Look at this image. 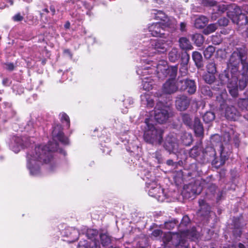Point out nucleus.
<instances>
[{
  "instance_id": "f257e3e1",
  "label": "nucleus",
  "mask_w": 248,
  "mask_h": 248,
  "mask_svg": "<svg viewBox=\"0 0 248 248\" xmlns=\"http://www.w3.org/2000/svg\"><path fill=\"white\" fill-rule=\"evenodd\" d=\"M53 128V141H49L46 145L36 146L33 150L27 154V167L32 176H38L40 174V165L43 163L48 165L49 171H53L58 164L56 154L59 153L63 156L66 155L64 150L58 148L59 144L56 140L63 145H68L69 142L68 138L65 136L60 124L55 125Z\"/></svg>"
},
{
  "instance_id": "f03ea898",
  "label": "nucleus",
  "mask_w": 248,
  "mask_h": 248,
  "mask_svg": "<svg viewBox=\"0 0 248 248\" xmlns=\"http://www.w3.org/2000/svg\"><path fill=\"white\" fill-rule=\"evenodd\" d=\"M244 56L238 51L233 52L231 56L228 67L231 69V73L224 72L219 75V79L222 84H227L228 91L232 97H236L238 95L237 84L238 78L235 72L238 70V65L240 61L244 59Z\"/></svg>"
},
{
  "instance_id": "7ed1b4c3",
  "label": "nucleus",
  "mask_w": 248,
  "mask_h": 248,
  "mask_svg": "<svg viewBox=\"0 0 248 248\" xmlns=\"http://www.w3.org/2000/svg\"><path fill=\"white\" fill-rule=\"evenodd\" d=\"M148 49H145L141 52L140 62L147 64H150V62H153L150 57L153 56L156 53H163L167 50L168 45L164 40L158 39H151L149 44Z\"/></svg>"
},
{
  "instance_id": "20e7f679",
  "label": "nucleus",
  "mask_w": 248,
  "mask_h": 248,
  "mask_svg": "<svg viewBox=\"0 0 248 248\" xmlns=\"http://www.w3.org/2000/svg\"><path fill=\"white\" fill-rule=\"evenodd\" d=\"M144 131V140L149 144H161L162 142L163 130L156 127L152 123V120L150 118H146Z\"/></svg>"
},
{
  "instance_id": "39448f33",
  "label": "nucleus",
  "mask_w": 248,
  "mask_h": 248,
  "mask_svg": "<svg viewBox=\"0 0 248 248\" xmlns=\"http://www.w3.org/2000/svg\"><path fill=\"white\" fill-rule=\"evenodd\" d=\"M190 219L189 217L186 215L182 218L181 223L178 226V231L179 233H172V234H177L181 239L186 240V238L194 240L196 239L198 236V232L195 227H193L191 229H188V226L190 224ZM172 234V233H170Z\"/></svg>"
},
{
  "instance_id": "423d86ee",
  "label": "nucleus",
  "mask_w": 248,
  "mask_h": 248,
  "mask_svg": "<svg viewBox=\"0 0 248 248\" xmlns=\"http://www.w3.org/2000/svg\"><path fill=\"white\" fill-rule=\"evenodd\" d=\"M162 241L164 248H187L188 243L177 234H171L170 232L163 234Z\"/></svg>"
},
{
  "instance_id": "0eeeda50",
  "label": "nucleus",
  "mask_w": 248,
  "mask_h": 248,
  "mask_svg": "<svg viewBox=\"0 0 248 248\" xmlns=\"http://www.w3.org/2000/svg\"><path fill=\"white\" fill-rule=\"evenodd\" d=\"M227 15L233 23L240 27L246 25L248 23V18L246 16V13L243 12V8L241 9L239 7L236 6L233 11L228 12Z\"/></svg>"
},
{
  "instance_id": "6e6552de",
  "label": "nucleus",
  "mask_w": 248,
  "mask_h": 248,
  "mask_svg": "<svg viewBox=\"0 0 248 248\" xmlns=\"http://www.w3.org/2000/svg\"><path fill=\"white\" fill-rule=\"evenodd\" d=\"M181 116L184 124L193 129L197 136L200 137L202 136V124L199 118L196 117L194 119V123L192 124V119L189 114L182 113L181 114Z\"/></svg>"
},
{
  "instance_id": "1a4fd4ad",
  "label": "nucleus",
  "mask_w": 248,
  "mask_h": 248,
  "mask_svg": "<svg viewBox=\"0 0 248 248\" xmlns=\"http://www.w3.org/2000/svg\"><path fill=\"white\" fill-rule=\"evenodd\" d=\"M154 111L155 119L159 124L166 122L169 118L168 110L163 106L162 103H159L156 104L155 108Z\"/></svg>"
},
{
  "instance_id": "9d476101",
  "label": "nucleus",
  "mask_w": 248,
  "mask_h": 248,
  "mask_svg": "<svg viewBox=\"0 0 248 248\" xmlns=\"http://www.w3.org/2000/svg\"><path fill=\"white\" fill-rule=\"evenodd\" d=\"M147 187L149 188L148 194L153 197L155 198L158 201H162L164 199V190L160 186L152 181V183L146 182Z\"/></svg>"
},
{
  "instance_id": "9b49d317",
  "label": "nucleus",
  "mask_w": 248,
  "mask_h": 248,
  "mask_svg": "<svg viewBox=\"0 0 248 248\" xmlns=\"http://www.w3.org/2000/svg\"><path fill=\"white\" fill-rule=\"evenodd\" d=\"M178 143L177 138L172 134L168 135L164 143V147L170 153H175L178 151Z\"/></svg>"
},
{
  "instance_id": "f8f14e48",
  "label": "nucleus",
  "mask_w": 248,
  "mask_h": 248,
  "mask_svg": "<svg viewBox=\"0 0 248 248\" xmlns=\"http://www.w3.org/2000/svg\"><path fill=\"white\" fill-rule=\"evenodd\" d=\"M156 63H154L151 66H144L138 68L136 72L141 78H144L147 75L156 74L159 73V67Z\"/></svg>"
},
{
  "instance_id": "ddd939ff",
  "label": "nucleus",
  "mask_w": 248,
  "mask_h": 248,
  "mask_svg": "<svg viewBox=\"0 0 248 248\" xmlns=\"http://www.w3.org/2000/svg\"><path fill=\"white\" fill-rule=\"evenodd\" d=\"M9 145L10 148L16 153H18L21 149L27 147V145L24 142L23 140L17 136L12 137L10 140Z\"/></svg>"
},
{
  "instance_id": "4468645a",
  "label": "nucleus",
  "mask_w": 248,
  "mask_h": 248,
  "mask_svg": "<svg viewBox=\"0 0 248 248\" xmlns=\"http://www.w3.org/2000/svg\"><path fill=\"white\" fill-rule=\"evenodd\" d=\"M179 86H180V90L182 91H186L189 94H193L196 90V86L194 80L186 79L181 80L178 82Z\"/></svg>"
},
{
  "instance_id": "2eb2a0df",
  "label": "nucleus",
  "mask_w": 248,
  "mask_h": 248,
  "mask_svg": "<svg viewBox=\"0 0 248 248\" xmlns=\"http://www.w3.org/2000/svg\"><path fill=\"white\" fill-rule=\"evenodd\" d=\"M164 25L162 23L156 22L148 26L149 32L154 37H162L164 35Z\"/></svg>"
},
{
  "instance_id": "dca6fc26",
  "label": "nucleus",
  "mask_w": 248,
  "mask_h": 248,
  "mask_svg": "<svg viewBox=\"0 0 248 248\" xmlns=\"http://www.w3.org/2000/svg\"><path fill=\"white\" fill-rule=\"evenodd\" d=\"M241 64L242 66V77L239 80V87L240 89L243 90L246 87L248 80V77L247 75L248 72V62L246 59H242Z\"/></svg>"
},
{
  "instance_id": "f3484780",
  "label": "nucleus",
  "mask_w": 248,
  "mask_h": 248,
  "mask_svg": "<svg viewBox=\"0 0 248 248\" xmlns=\"http://www.w3.org/2000/svg\"><path fill=\"white\" fill-rule=\"evenodd\" d=\"M190 102V99L186 96L178 95L175 100L176 108L180 111H184L188 108Z\"/></svg>"
},
{
  "instance_id": "a211bd4d",
  "label": "nucleus",
  "mask_w": 248,
  "mask_h": 248,
  "mask_svg": "<svg viewBox=\"0 0 248 248\" xmlns=\"http://www.w3.org/2000/svg\"><path fill=\"white\" fill-rule=\"evenodd\" d=\"M225 115L227 119L235 121L239 117L240 114L234 106L227 105L225 108Z\"/></svg>"
},
{
  "instance_id": "6ab92c4d",
  "label": "nucleus",
  "mask_w": 248,
  "mask_h": 248,
  "mask_svg": "<svg viewBox=\"0 0 248 248\" xmlns=\"http://www.w3.org/2000/svg\"><path fill=\"white\" fill-rule=\"evenodd\" d=\"M164 77H169L168 80H175V78L177 74L178 66L177 65L174 66H168L167 68H164L163 70H161Z\"/></svg>"
},
{
  "instance_id": "aec40b11",
  "label": "nucleus",
  "mask_w": 248,
  "mask_h": 248,
  "mask_svg": "<svg viewBox=\"0 0 248 248\" xmlns=\"http://www.w3.org/2000/svg\"><path fill=\"white\" fill-rule=\"evenodd\" d=\"M178 89L175 80H168L163 85V92L166 94L175 93Z\"/></svg>"
},
{
  "instance_id": "412c9836",
  "label": "nucleus",
  "mask_w": 248,
  "mask_h": 248,
  "mask_svg": "<svg viewBox=\"0 0 248 248\" xmlns=\"http://www.w3.org/2000/svg\"><path fill=\"white\" fill-rule=\"evenodd\" d=\"M64 233L65 236L69 238V239L68 241L70 243L77 241L79 235L78 231L73 228H68L66 229L64 231Z\"/></svg>"
},
{
  "instance_id": "4be33fe9",
  "label": "nucleus",
  "mask_w": 248,
  "mask_h": 248,
  "mask_svg": "<svg viewBox=\"0 0 248 248\" xmlns=\"http://www.w3.org/2000/svg\"><path fill=\"white\" fill-rule=\"evenodd\" d=\"M100 242L103 247L107 246L111 243V237L107 231L102 230L99 232Z\"/></svg>"
},
{
  "instance_id": "5701e85b",
  "label": "nucleus",
  "mask_w": 248,
  "mask_h": 248,
  "mask_svg": "<svg viewBox=\"0 0 248 248\" xmlns=\"http://www.w3.org/2000/svg\"><path fill=\"white\" fill-rule=\"evenodd\" d=\"M180 140L185 146H190L193 141L192 134L188 132H182L181 134Z\"/></svg>"
},
{
  "instance_id": "b1692460",
  "label": "nucleus",
  "mask_w": 248,
  "mask_h": 248,
  "mask_svg": "<svg viewBox=\"0 0 248 248\" xmlns=\"http://www.w3.org/2000/svg\"><path fill=\"white\" fill-rule=\"evenodd\" d=\"M179 43L180 48L184 50H189L193 48L190 42L186 37H180L179 39Z\"/></svg>"
},
{
  "instance_id": "393cba45",
  "label": "nucleus",
  "mask_w": 248,
  "mask_h": 248,
  "mask_svg": "<svg viewBox=\"0 0 248 248\" xmlns=\"http://www.w3.org/2000/svg\"><path fill=\"white\" fill-rule=\"evenodd\" d=\"M142 80V84L141 86L143 90L145 91H149L153 88L154 81L151 77H146L145 78H141Z\"/></svg>"
},
{
  "instance_id": "a878e982",
  "label": "nucleus",
  "mask_w": 248,
  "mask_h": 248,
  "mask_svg": "<svg viewBox=\"0 0 248 248\" xmlns=\"http://www.w3.org/2000/svg\"><path fill=\"white\" fill-rule=\"evenodd\" d=\"M200 182H196L194 184H190L188 186V188H190V194L193 195H197L202 193V186Z\"/></svg>"
},
{
  "instance_id": "bb28decb",
  "label": "nucleus",
  "mask_w": 248,
  "mask_h": 248,
  "mask_svg": "<svg viewBox=\"0 0 248 248\" xmlns=\"http://www.w3.org/2000/svg\"><path fill=\"white\" fill-rule=\"evenodd\" d=\"M190 59V56L189 54L186 52H184L182 53L181 55V65L182 66L180 69V71L181 72H182V69H184L185 70H186V66H187V64L189 62Z\"/></svg>"
},
{
  "instance_id": "cd10ccee",
  "label": "nucleus",
  "mask_w": 248,
  "mask_h": 248,
  "mask_svg": "<svg viewBox=\"0 0 248 248\" xmlns=\"http://www.w3.org/2000/svg\"><path fill=\"white\" fill-rule=\"evenodd\" d=\"M180 57L177 48H173L169 53V59L171 62H175Z\"/></svg>"
},
{
  "instance_id": "c85d7f7f",
  "label": "nucleus",
  "mask_w": 248,
  "mask_h": 248,
  "mask_svg": "<svg viewBox=\"0 0 248 248\" xmlns=\"http://www.w3.org/2000/svg\"><path fill=\"white\" fill-rule=\"evenodd\" d=\"M219 151L220 152V159L219 162H218L217 161L214 160V164L216 165L217 167H219L220 166L223 165L226 160V157L225 155H223V148L222 144L221 143L219 144Z\"/></svg>"
},
{
  "instance_id": "c756f323",
  "label": "nucleus",
  "mask_w": 248,
  "mask_h": 248,
  "mask_svg": "<svg viewBox=\"0 0 248 248\" xmlns=\"http://www.w3.org/2000/svg\"><path fill=\"white\" fill-rule=\"evenodd\" d=\"M98 231L95 229H88L86 232V235L88 239L96 241L98 234Z\"/></svg>"
},
{
  "instance_id": "7c9ffc66",
  "label": "nucleus",
  "mask_w": 248,
  "mask_h": 248,
  "mask_svg": "<svg viewBox=\"0 0 248 248\" xmlns=\"http://www.w3.org/2000/svg\"><path fill=\"white\" fill-rule=\"evenodd\" d=\"M192 58L197 67H202V55L197 51H194L192 53Z\"/></svg>"
},
{
  "instance_id": "2f4dec72",
  "label": "nucleus",
  "mask_w": 248,
  "mask_h": 248,
  "mask_svg": "<svg viewBox=\"0 0 248 248\" xmlns=\"http://www.w3.org/2000/svg\"><path fill=\"white\" fill-rule=\"evenodd\" d=\"M202 151L201 146H194L189 151V155L193 158H196L200 155Z\"/></svg>"
},
{
  "instance_id": "473e14b6",
  "label": "nucleus",
  "mask_w": 248,
  "mask_h": 248,
  "mask_svg": "<svg viewBox=\"0 0 248 248\" xmlns=\"http://www.w3.org/2000/svg\"><path fill=\"white\" fill-rule=\"evenodd\" d=\"M202 154H203V156L204 157H206L208 159V156H209L211 159H212L215 157L216 154L215 149L212 147H209L206 148L205 149V152H202Z\"/></svg>"
},
{
  "instance_id": "72a5a7b5",
  "label": "nucleus",
  "mask_w": 248,
  "mask_h": 248,
  "mask_svg": "<svg viewBox=\"0 0 248 248\" xmlns=\"http://www.w3.org/2000/svg\"><path fill=\"white\" fill-rule=\"evenodd\" d=\"M60 120L62 123L64 124V126L67 128H69L70 123L69 116L64 112H62L60 114Z\"/></svg>"
},
{
  "instance_id": "f704fd0d",
  "label": "nucleus",
  "mask_w": 248,
  "mask_h": 248,
  "mask_svg": "<svg viewBox=\"0 0 248 248\" xmlns=\"http://www.w3.org/2000/svg\"><path fill=\"white\" fill-rule=\"evenodd\" d=\"M238 106L242 110H248V97L240 98L238 101Z\"/></svg>"
},
{
  "instance_id": "c9c22d12",
  "label": "nucleus",
  "mask_w": 248,
  "mask_h": 248,
  "mask_svg": "<svg viewBox=\"0 0 248 248\" xmlns=\"http://www.w3.org/2000/svg\"><path fill=\"white\" fill-rule=\"evenodd\" d=\"M153 14L155 15L154 18L156 19H159L165 21L166 18L165 14L161 11L153 9L152 10Z\"/></svg>"
},
{
  "instance_id": "e433bc0d",
  "label": "nucleus",
  "mask_w": 248,
  "mask_h": 248,
  "mask_svg": "<svg viewBox=\"0 0 248 248\" xmlns=\"http://www.w3.org/2000/svg\"><path fill=\"white\" fill-rule=\"evenodd\" d=\"M192 18H194V27L197 29H202V16L193 15Z\"/></svg>"
},
{
  "instance_id": "4c0bfd02",
  "label": "nucleus",
  "mask_w": 248,
  "mask_h": 248,
  "mask_svg": "<svg viewBox=\"0 0 248 248\" xmlns=\"http://www.w3.org/2000/svg\"><path fill=\"white\" fill-rule=\"evenodd\" d=\"M215 117V114L212 112H207L203 116L202 119L206 123H209L214 120Z\"/></svg>"
},
{
  "instance_id": "58836bf2",
  "label": "nucleus",
  "mask_w": 248,
  "mask_h": 248,
  "mask_svg": "<svg viewBox=\"0 0 248 248\" xmlns=\"http://www.w3.org/2000/svg\"><path fill=\"white\" fill-rule=\"evenodd\" d=\"M178 221L174 219L166 221L164 223L165 228L168 230H171L173 229L175 226L178 224Z\"/></svg>"
},
{
  "instance_id": "ea45409f",
  "label": "nucleus",
  "mask_w": 248,
  "mask_h": 248,
  "mask_svg": "<svg viewBox=\"0 0 248 248\" xmlns=\"http://www.w3.org/2000/svg\"><path fill=\"white\" fill-rule=\"evenodd\" d=\"M215 52V48L213 46H209L204 51V57L207 59L211 57Z\"/></svg>"
},
{
  "instance_id": "a19ab883",
  "label": "nucleus",
  "mask_w": 248,
  "mask_h": 248,
  "mask_svg": "<svg viewBox=\"0 0 248 248\" xmlns=\"http://www.w3.org/2000/svg\"><path fill=\"white\" fill-rule=\"evenodd\" d=\"M216 29V25L214 24H211L209 25L206 29H204L203 32L205 34H208L215 31Z\"/></svg>"
},
{
  "instance_id": "79ce46f5",
  "label": "nucleus",
  "mask_w": 248,
  "mask_h": 248,
  "mask_svg": "<svg viewBox=\"0 0 248 248\" xmlns=\"http://www.w3.org/2000/svg\"><path fill=\"white\" fill-rule=\"evenodd\" d=\"M192 39L197 46H202V35L201 34L195 33L193 34Z\"/></svg>"
},
{
  "instance_id": "37998d69",
  "label": "nucleus",
  "mask_w": 248,
  "mask_h": 248,
  "mask_svg": "<svg viewBox=\"0 0 248 248\" xmlns=\"http://www.w3.org/2000/svg\"><path fill=\"white\" fill-rule=\"evenodd\" d=\"M153 157L155 158L158 163L163 161V157L161 151H156L153 154Z\"/></svg>"
},
{
  "instance_id": "c03bdc74",
  "label": "nucleus",
  "mask_w": 248,
  "mask_h": 248,
  "mask_svg": "<svg viewBox=\"0 0 248 248\" xmlns=\"http://www.w3.org/2000/svg\"><path fill=\"white\" fill-rule=\"evenodd\" d=\"M214 74L209 73L206 74L204 77V80L209 84L212 83L215 80Z\"/></svg>"
},
{
  "instance_id": "a18cd8bd",
  "label": "nucleus",
  "mask_w": 248,
  "mask_h": 248,
  "mask_svg": "<svg viewBox=\"0 0 248 248\" xmlns=\"http://www.w3.org/2000/svg\"><path fill=\"white\" fill-rule=\"evenodd\" d=\"M207 69L209 73H215V72H216L215 64L214 62L209 63L207 66Z\"/></svg>"
},
{
  "instance_id": "49530a36",
  "label": "nucleus",
  "mask_w": 248,
  "mask_h": 248,
  "mask_svg": "<svg viewBox=\"0 0 248 248\" xmlns=\"http://www.w3.org/2000/svg\"><path fill=\"white\" fill-rule=\"evenodd\" d=\"M145 97L146 98V101L147 102V107L150 108H153L154 106V100L150 97H147L146 96H145Z\"/></svg>"
},
{
  "instance_id": "de8ad7c7",
  "label": "nucleus",
  "mask_w": 248,
  "mask_h": 248,
  "mask_svg": "<svg viewBox=\"0 0 248 248\" xmlns=\"http://www.w3.org/2000/svg\"><path fill=\"white\" fill-rule=\"evenodd\" d=\"M77 248H89L88 242L86 240L80 241L78 243Z\"/></svg>"
},
{
  "instance_id": "09e8293b",
  "label": "nucleus",
  "mask_w": 248,
  "mask_h": 248,
  "mask_svg": "<svg viewBox=\"0 0 248 248\" xmlns=\"http://www.w3.org/2000/svg\"><path fill=\"white\" fill-rule=\"evenodd\" d=\"M24 17L20 13H17L13 16L12 19L14 21L19 22L23 19Z\"/></svg>"
},
{
  "instance_id": "8fccbe9b",
  "label": "nucleus",
  "mask_w": 248,
  "mask_h": 248,
  "mask_svg": "<svg viewBox=\"0 0 248 248\" xmlns=\"http://www.w3.org/2000/svg\"><path fill=\"white\" fill-rule=\"evenodd\" d=\"M162 234H163V232L161 230H159V229L155 230L153 231V232L152 233V235L155 237H159V236L162 235Z\"/></svg>"
},
{
  "instance_id": "3c124183",
  "label": "nucleus",
  "mask_w": 248,
  "mask_h": 248,
  "mask_svg": "<svg viewBox=\"0 0 248 248\" xmlns=\"http://www.w3.org/2000/svg\"><path fill=\"white\" fill-rule=\"evenodd\" d=\"M124 104L125 106V108H127L128 106H130L133 103V100L131 98H128L125 99L124 101Z\"/></svg>"
},
{
  "instance_id": "603ef678",
  "label": "nucleus",
  "mask_w": 248,
  "mask_h": 248,
  "mask_svg": "<svg viewBox=\"0 0 248 248\" xmlns=\"http://www.w3.org/2000/svg\"><path fill=\"white\" fill-rule=\"evenodd\" d=\"M228 20L225 18H222L218 20V23L221 26H227L228 24Z\"/></svg>"
},
{
  "instance_id": "864d4df0",
  "label": "nucleus",
  "mask_w": 248,
  "mask_h": 248,
  "mask_svg": "<svg viewBox=\"0 0 248 248\" xmlns=\"http://www.w3.org/2000/svg\"><path fill=\"white\" fill-rule=\"evenodd\" d=\"M166 164L167 165H168V166H172V167H176L178 164V162H174L171 159H169V160H168L166 162Z\"/></svg>"
},
{
  "instance_id": "5fc2aeb1",
  "label": "nucleus",
  "mask_w": 248,
  "mask_h": 248,
  "mask_svg": "<svg viewBox=\"0 0 248 248\" xmlns=\"http://www.w3.org/2000/svg\"><path fill=\"white\" fill-rule=\"evenodd\" d=\"M6 68L9 71H13L14 69L15 66L13 63L7 62L5 63Z\"/></svg>"
},
{
  "instance_id": "6e6d98bb",
  "label": "nucleus",
  "mask_w": 248,
  "mask_h": 248,
  "mask_svg": "<svg viewBox=\"0 0 248 248\" xmlns=\"http://www.w3.org/2000/svg\"><path fill=\"white\" fill-rule=\"evenodd\" d=\"M202 4H207L209 6H214L216 4V2L213 0H202Z\"/></svg>"
},
{
  "instance_id": "4d7b16f0",
  "label": "nucleus",
  "mask_w": 248,
  "mask_h": 248,
  "mask_svg": "<svg viewBox=\"0 0 248 248\" xmlns=\"http://www.w3.org/2000/svg\"><path fill=\"white\" fill-rule=\"evenodd\" d=\"M2 84L5 86H9L11 83V81L8 78H4L2 80Z\"/></svg>"
},
{
  "instance_id": "13d9d810",
  "label": "nucleus",
  "mask_w": 248,
  "mask_h": 248,
  "mask_svg": "<svg viewBox=\"0 0 248 248\" xmlns=\"http://www.w3.org/2000/svg\"><path fill=\"white\" fill-rule=\"evenodd\" d=\"M202 209L203 208L206 209V211H205V215L206 216L208 215L210 213V207L207 205L205 204L203 202H202Z\"/></svg>"
},
{
  "instance_id": "bf43d9fd",
  "label": "nucleus",
  "mask_w": 248,
  "mask_h": 248,
  "mask_svg": "<svg viewBox=\"0 0 248 248\" xmlns=\"http://www.w3.org/2000/svg\"><path fill=\"white\" fill-rule=\"evenodd\" d=\"M180 30L183 32L186 31V23L185 22H181Z\"/></svg>"
},
{
  "instance_id": "052dcab7",
  "label": "nucleus",
  "mask_w": 248,
  "mask_h": 248,
  "mask_svg": "<svg viewBox=\"0 0 248 248\" xmlns=\"http://www.w3.org/2000/svg\"><path fill=\"white\" fill-rule=\"evenodd\" d=\"M211 142L212 144L214 145V142L215 141V140H220V136L218 135H215L212 138Z\"/></svg>"
},
{
  "instance_id": "680f3d73",
  "label": "nucleus",
  "mask_w": 248,
  "mask_h": 248,
  "mask_svg": "<svg viewBox=\"0 0 248 248\" xmlns=\"http://www.w3.org/2000/svg\"><path fill=\"white\" fill-rule=\"evenodd\" d=\"M32 127L33 123L32 122L30 121L25 126V129H26L27 130H30Z\"/></svg>"
},
{
  "instance_id": "e2e57ef3",
  "label": "nucleus",
  "mask_w": 248,
  "mask_h": 248,
  "mask_svg": "<svg viewBox=\"0 0 248 248\" xmlns=\"http://www.w3.org/2000/svg\"><path fill=\"white\" fill-rule=\"evenodd\" d=\"M227 10V6L225 5H219L218 10L221 12H224Z\"/></svg>"
},
{
  "instance_id": "0e129e2a",
  "label": "nucleus",
  "mask_w": 248,
  "mask_h": 248,
  "mask_svg": "<svg viewBox=\"0 0 248 248\" xmlns=\"http://www.w3.org/2000/svg\"><path fill=\"white\" fill-rule=\"evenodd\" d=\"M63 52L64 54H67L68 55V56H69L70 58H72V55L69 49H64V51H63Z\"/></svg>"
},
{
  "instance_id": "69168bd1",
  "label": "nucleus",
  "mask_w": 248,
  "mask_h": 248,
  "mask_svg": "<svg viewBox=\"0 0 248 248\" xmlns=\"http://www.w3.org/2000/svg\"><path fill=\"white\" fill-rule=\"evenodd\" d=\"M5 7V0H0V9H3Z\"/></svg>"
},
{
  "instance_id": "338daca9",
  "label": "nucleus",
  "mask_w": 248,
  "mask_h": 248,
  "mask_svg": "<svg viewBox=\"0 0 248 248\" xmlns=\"http://www.w3.org/2000/svg\"><path fill=\"white\" fill-rule=\"evenodd\" d=\"M204 90L207 92V93H206L207 95H208L209 96H211L212 95V93L211 92V91H210L209 89H208V88L204 87Z\"/></svg>"
},
{
  "instance_id": "774afa93",
  "label": "nucleus",
  "mask_w": 248,
  "mask_h": 248,
  "mask_svg": "<svg viewBox=\"0 0 248 248\" xmlns=\"http://www.w3.org/2000/svg\"><path fill=\"white\" fill-rule=\"evenodd\" d=\"M243 11L246 14L248 15V5H245L243 6Z\"/></svg>"
}]
</instances>
